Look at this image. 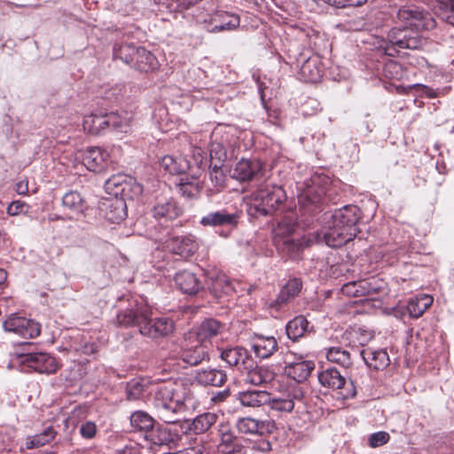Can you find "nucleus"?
<instances>
[{
    "mask_svg": "<svg viewBox=\"0 0 454 454\" xmlns=\"http://www.w3.org/2000/svg\"><path fill=\"white\" fill-rule=\"evenodd\" d=\"M350 385H351V389L347 391L346 393L342 394L343 397L346 398V399L347 398L354 397L356 395V391L355 387L353 386V382L352 381L350 382Z\"/></svg>",
    "mask_w": 454,
    "mask_h": 454,
    "instance_id": "obj_64",
    "label": "nucleus"
},
{
    "mask_svg": "<svg viewBox=\"0 0 454 454\" xmlns=\"http://www.w3.org/2000/svg\"><path fill=\"white\" fill-rule=\"evenodd\" d=\"M278 341L273 336L255 335L252 339V349L259 358L271 356L278 349Z\"/></svg>",
    "mask_w": 454,
    "mask_h": 454,
    "instance_id": "obj_22",
    "label": "nucleus"
},
{
    "mask_svg": "<svg viewBox=\"0 0 454 454\" xmlns=\"http://www.w3.org/2000/svg\"><path fill=\"white\" fill-rule=\"evenodd\" d=\"M243 372H247V382L254 385H263L271 382L275 378V372L266 366L252 365L251 370L246 369Z\"/></svg>",
    "mask_w": 454,
    "mask_h": 454,
    "instance_id": "obj_28",
    "label": "nucleus"
},
{
    "mask_svg": "<svg viewBox=\"0 0 454 454\" xmlns=\"http://www.w3.org/2000/svg\"><path fill=\"white\" fill-rule=\"evenodd\" d=\"M295 230V224L283 221L274 229V238L290 237Z\"/></svg>",
    "mask_w": 454,
    "mask_h": 454,
    "instance_id": "obj_54",
    "label": "nucleus"
},
{
    "mask_svg": "<svg viewBox=\"0 0 454 454\" xmlns=\"http://www.w3.org/2000/svg\"><path fill=\"white\" fill-rule=\"evenodd\" d=\"M178 434L173 433L167 427H153L149 431L145 433V440L150 443L149 448L153 450L154 447L167 446L169 450L176 445Z\"/></svg>",
    "mask_w": 454,
    "mask_h": 454,
    "instance_id": "obj_15",
    "label": "nucleus"
},
{
    "mask_svg": "<svg viewBox=\"0 0 454 454\" xmlns=\"http://www.w3.org/2000/svg\"><path fill=\"white\" fill-rule=\"evenodd\" d=\"M125 186H123V195L119 198L134 200L138 198L143 192V186L137 180L127 175Z\"/></svg>",
    "mask_w": 454,
    "mask_h": 454,
    "instance_id": "obj_50",
    "label": "nucleus"
},
{
    "mask_svg": "<svg viewBox=\"0 0 454 454\" xmlns=\"http://www.w3.org/2000/svg\"><path fill=\"white\" fill-rule=\"evenodd\" d=\"M211 160H217L218 161L225 160L227 155L224 147L219 143H212L209 150Z\"/></svg>",
    "mask_w": 454,
    "mask_h": 454,
    "instance_id": "obj_56",
    "label": "nucleus"
},
{
    "mask_svg": "<svg viewBox=\"0 0 454 454\" xmlns=\"http://www.w3.org/2000/svg\"><path fill=\"white\" fill-rule=\"evenodd\" d=\"M213 20L215 22L211 32H221L223 30H233L239 26V17L228 12H217Z\"/></svg>",
    "mask_w": 454,
    "mask_h": 454,
    "instance_id": "obj_35",
    "label": "nucleus"
},
{
    "mask_svg": "<svg viewBox=\"0 0 454 454\" xmlns=\"http://www.w3.org/2000/svg\"><path fill=\"white\" fill-rule=\"evenodd\" d=\"M97 427L92 422H87V440L96 437Z\"/></svg>",
    "mask_w": 454,
    "mask_h": 454,
    "instance_id": "obj_62",
    "label": "nucleus"
},
{
    "mask_svg": "<svg viewBox=\"0 0 454 454\" xmlns=\"http://www.w3.org/2000/svg\"><path fill=\"white\" fill-rule=\"evenodd\" d=\"M160 166L171 175H179L184 173L190 168V163L181 156L166 155L161 158Z\"/></svg>",
    "mask_w": 454,
    "mask_h": 454,
    "instance_id": "obj_37",
    "label": "nucleus"
},
{
    "mask_svg": "<svg viewBox=\"0 0 454 454\" xmlns=\"http://www.w3.org/2000/svg\"><path fill=\"white\" fill-rule=\"evenodd\" d=\"M378 290L372 280H359L347 283L342 287V292L347 295L352 296H366L375 294Z\"/></svg>",
    "mask_w": 454,
    "mask_h": 454,
    "instance_id": "obj_34",
    "label": "nucleus"
},
{
    "mask_svg": "<svg viewBox=\"0 0 454 454\" xmlns=\"http://www.w3.org/2000/svg\"><path fill=\"white\" fill-rule=\"evenodd\" d=\"M137 51V48L131 43L115 44L113 50V56L114 59H120L130 66L132 61H134Z\"/></svg>",
    "mask_w": 454,
    "mask_h": 454,
    "instance_id": "obj_43",
    "label": "nucleus"
},
{
    "mask_svg": "<svg viewBox=\"0 0 454 454\" xmlns=\"http://www.w3.org/2000/svg\"><path fill=\"white\" fill-rule=\"evenodd\" d=\"M389 434L387 432L380 431L369 436L368 442L372 448H377L386 444L389 441Z\"/></svg>",
    "mask_w": 454,
    "mask_h": 454,
    "instance_id": "obj_55",
    "label": "nucleus"
},
{
    "mask_svg": "<svg viewBox=\"0 0 454 454\" xmlns=\"http://www.w3.org/2000/svg\"><path fill=\"white\" fill-rule=\"evenodd\" d=\"M177 187L181 195L188 199L197 198L201 190L198 179L194 177L189 178L187 176L180 178Z\"/></svg>",
    "mask_w": 454,
    "mask_h": 454,
    "instance_id": "obj_40",
    "label": "nucleus"
},
{
    "mask_svg": "<svg viewBox=\"0 0 454 454\" xmlns=\"http://www.w3.org/2000/svg\"><path fill=\"white\" fill-rule=\"evenodd\" d=\"M238 399L243 406L257 408L268 405L270 402V395L267 391L247 390L239 392Z\"/></svg>",
    "mask_w": 454,
    "mask_h": 454,
    "instance_id": "obj_27",
    "label": "nucleus"
},
{
    "mask_svg": "<svg viewBox=\"0 0 454 454\" xmlns=\"http://www.w3.org/2000/svg\"><path fill=\"white\" fill-rule=\"evenodd\" d=\"M220 432L221 439L217 446L219 452L223 454H231L239 452L241 450L239 440L231 430L220 429Z\"/></svg>",
    "mask_w": 454,
    "mask_h": 454,
    "instance_id": "obj_36",
    "label": "nucleus"
},
{
    "mask_svg": "<svg viewBox=\"0 0 454 454\" xmlns=\"http://www.w3.org/2000/svg\"><path fill=\"white\" fill-rule=\"evenodd\" d=\"M301 75L307 82H317L321 80L324 68L317 56L308 58L301 65Z\"/></svg>",
    "mask_w": 454,
    "mask_h": 454,
    "instance_id": "obj_24",
    "label": "nucleus"
},
{
    "mask_svg": "<svg viewBox=\"0 0 454 454\" xmlns=\"http://www.w3.org/2000/svg\"><path fill=\"white\" fill-rule=\"evenodd\" d=\"M286 194L279 185L262 182L252 195L247 213L252 216H265L274 214L284 205Z\"/></svg>",
    "mask_w": 454,
    "mask_h": 454,
    "instance_id": "obj_5",
    "label": "nucleus"
},
{
    "mask_svg": "<svg viewBox=\"0 0 454 454\" xmlns=\"http://www.w3.org/2000/svg\"><path fill=\"white\" fill-rule=\"evenodd\" d=\"M330 180L326 176L316 174L304 183L301 193L298 195L299 203L302 207H319L325 203Z\"/></svg>",
    "mask_w": 454,
    "mask_h": 454,
    "instance_id": "obj_6",
    "label": "nucleus"
},
{
    "mask_svg": "<svg viewBox=\"0 0 454 454\" xmlns=\"http://www.w3.org/2000/svg\"><path fill=\"white\" fill-rule=\"evenodd\" d=\"M396 20L403 27H393L380 45L387 56L395 57L403 49L419 50L427 43V39L413 31L431 30L436 22L430 12L416 5L403 6L396 14Z\"/></svg>",
    "mask_w": 454,
    "mask_h": 454,
    "instance_id": "obj_1",
    "label": "nucleus"
},
{
    "mask_svg": "<svg viewBox=\"0 0 454 454\" xmlns=\"http://www.w3.org/2000/svg\"><path fill=\"white\" fill-rule=\"evenodd\" d=\"M218 416L214 412H205L198 415L191 424V430L195 434L207 431L217 420Z\"/></svg>",
    "mask_w": 454,
    "mask_h": 454,
    "instance_id": "obj_41",
    "label": "nucleus"
},
{
    "mask_svg": "<svg viewBox=\"0 0 454 454\" xmlns=\"http://www.w3.org/2000/svg\"><path fill=\"white\" fill-rule=\"evenodd\" d=\"M226 373L222 370H199L195 374V380L203 386L220 387L226 381Z\"/></svg>",
    "mask_w": 454,
    "mask_h": 454,
    "instance_id": "obj_29",
    "label": "nucleus"
},
{
    "mask_svg": "<svg viewBox=\"0 0 454 454\" xmlns=\"http://www.w3.org/2000/svg\"><path fill=\"white\" fill-rule=\"evenodd\" d=\"M87 126H89L90 133L99 134L100 131L108 128V114L99 115L91 114L89 118L87 117Z\"/></svg>",
    "mask_w": 454,
    "mask_h": 454,
    "instance_id": "obj_49",
    "label": "nucleus"
},
{
    "mask_svg": "<svg viewBox=\"0 0 454 454\" xmlns=\"http://www.w3.org/2000/svg\"><path fill=\"white\" fill-rule=\"evenodd\" d=\"M16 192L20 195H25L28 192L27 182L20 181L16 184Z\"/></svg>",
    "mask_w": 454,
    "mask_h": 454,
    "instance_id": "obj_63",
    "label": "nucleus"
},
{
    "mask_svg": "<svg viewBox=\"0 0 454 454\" xmlns=\"http://www.w3.org/2000/svg\"><path fill=\"white\" fill-rule=\"evenodd\" d=\"M232 177L239 181L254 180L257 185L262 182H268L270 170L258 160H240L232 171Z\"/></svg>",
    "mask_w": 454,
    "mask_h": 454,
    "instance_id": "obj_7",
    "label": "nucleus"
},
{
    "mask_svg": "<svg viewBox=\"0 0 454 454\" xmlns=\"http://www.w3.org/2000/svg\"><path fill=\"white\" fill-rule=\"evenodd\" d=\"M433 297L427 294H422L411 298L407 304V310L411 317L418 318L432 305Z\"/></svg>",
    "mask_w": 454,
    "mask_h": 454,
    "instance_id": "obj_38",
    "label": "nucleus"
},
{
    "mask_svg": "<svg viewBox=\"0 0 454 454\" xmlns=\"http://www.w3.org/2000/svg\"><path fill=\"white\" fill-rule=\"evenodd\" d=\"M153 405L160 420L174 424L181 419L184 412L195 410L200 402L187 384L168 380L156 387Z\"/></svg>",
    "mask_w": 454,
    "mask_h": 454,
    "instance_id": "obj_3",
    "label": "nucleus"
},
{
    "mask_svg": "<svg viewBox=\"0 0 454 454\" xmlns=\"http://www.w3.org/2000/svg\"><path fill=\"white\" fill-rule=\"evenodd\" d=\"M383 73L387 78L399 80L403 72L399 63L390 60L384 65Z\"/></svg>",
    "mask_w": 454,
    "mask_h": 454,
    "instance_id": "obj_53",
    "label": "nucleus"
},
{
    "mask_svg": "<svg viewBox=\"0 0 454 454\" xmlns=\"http://www.w3.org/2000/svg\"><path fill=\"white\" fill-rule=\"evenodd\" d=\"M326 358L328 361L340 364L346 368L352 364L349 352L340 347H332L328 348Z\"/></svg>",
    "mask_w": 454,
    "mask_h": 454,
    "instance_id": "obj_47",
    "label": "nucleus"
},
{
    "mask_svg": "<svg viewBox=\"0 0 454 454\" xmlns=\"http://www.w3.org/2000/svg\"><path fill=\"white\" fill-rule=\"evenodd\" d=\"M362 217L361 210L355 205L344 206L333 213H325L326 231H317V241H324L331 247H340L352 240L357 233L356 224Z\"/></svg>",
    "mask_w": 454,
    "mask_h": 454,
    "instance_id": "obj_4",
    "label": "nucleus"
},
{
    "mask_svg": "<svg viewBox=\"0 0 454 454\" xmlns=\"http://www.w3.org/2000/svg\"><path fill=\"white\" fill-rule=\"evenodd\" d=\"M366 1L367 0H339V8H344L348 6H360Z\"/></svg>",
    "mask_w": 454,
    "mask_h": 454,
    "instance_id": "obj_60",
    "label": "nucleus"
},
{
    "mask_svg": "<svg viewBox=\"0 0 454 454\" xmlns=\"http://www.w3.org/2000/svg\"><path fill=\"white\" fill-rule=\"evenodd\" d=\"M235 426L239 433L249 435H263L271 433L275 428L271 420L255 419L251 417L238 419Z\"/></svg>",
    "mask_w": 454,
    "mask_h": 454,
    "instance_id": "obj_16",
    "label": "nucleus"
},
{
    "mask_svg": "<svg viewBox=\"0 0 454 454\" xmlns=\"http://www.w3.org/2000/svg\"><path fill=\"white\" fill-rule=\"evenodd\" d=\"M230 395V391L228 389H224L222 391H218L214 394L211 397L212 401L215 403H220L224 401Z\"/></svg>",
    "mask_w": 454,
    "mask_h": 454,
    "instance_id": "obj_61",
    "label": "nucleus"
},
{
    "mask_svg": "<svg viewBox=\"0 0 454 454\" xmlns=\"http://www.w3.org/2000/svg\"><path fill=\"white\" fill-rule=\"evenodd\" d=\"M239 218V214L223 209L207 214L200 218V223L203 227H228L232 230L237 227Z\"/></svg>",
    "mask_w": 454,
    "mask_h": 454,
    "instance_id": "obj_18",
    "label": "nucleus"
},
{
    "mask_svg": "<svg viewBox=\"0 0 454 454\" xmlns=\"http://www.w3.org/2000/svg\"><path fill=\"white\" fill-rule=\"evenodd\" d=\"M127 175L125 174H117L109 177L105 182V191L106 193L111 195V197H120V195H123V186H125Z\"/></svg>",
    "mask_w": 454,
    "mask_h": 454,
    "instance_id": "obj_42",
    "label": "nucleus"
},
{
    "mask_svg": "<svg viewBox=\"0 0 454 454\" xmlns=\"http://www.w3.org/2000/svg\"><path fill=\"white\" fill-rule=\"evenodd\" d=\"M316 233L317 231L297 239L291 237L274 238V244L280 253L290 258H294L299 255L304 247H309L310 244L324 242L316 240Z\"/></svg>",
    "mask_w": 454,
    "mask_h": 454,
    "instance_id": "obj_10",
    "label": "nucleus"
},
{
    "mask_svg": "<svg viewBox=\"0 0 454 454\" xmlns=\"http://www.w3.org/2000/svg\"><path fill=\"white\" fill-rule=\"evenodd\" d=\"M318 380L322 386L333 389H341L346 384L345 377L333 367L322 371L318 374Z\"/></svg>",
    "mask_w": 454,
    "mask_h": 454,
    "instance_id": "obj_33",
    "label": "nucleus"
},
{
    "mask_svg": "<svg viewBox=\"0 0 454 454\" xmlns=\"http://www.w3.org/2000/svg\"><path fill=\"white\" fill-rule=\"evenodd\" d=\"M100 215L107 221L119 223L127 216V205L122 198H103L98 203Z\"/></svg>",
    "mask_w": 454,
    "mask_h": 454,
    "instance_id": "obj_11",
    "label": "nucleus"
},
{
    "mask_svg": "<svg viewBox=\"0 0 454 454\" xmlns=\"http://www.w3.org/2000/svg\"><path fill=\"white\" fill-rule=\"evenodd\" d=\"M210 179L215 187L222 186L224 182L223 170L215 164L210 171Z\"/></svg>",
    "mask_w": 454,
    "mask_h": 454,
    "instance_id": "obj_57",
    "label": "nucleus"
},
{
    "mask_svg": "<svg viewBox=\"0 0 454 454\" xmlns=\"http://www.w3.org/2000/svg\"><path fill=\"white\" fill-rule=\"evenodd\" d=\"M207 286L210 293L219 299L235 291L230 278L223 272H212L208 276Z\"/></svg>",
    "mask_w": 454,
    "mask_h": 454,
    "instance_id": "obj_21",
    "label": "nucleus"
},
{
    "mask_svg": "<svg viewBox=\"0 0 454 454\" xmlns=\"http://www.w3.org/2000/svg\"><path fill=\"white\" fill-rule=\"evenodd\" d=\"M83 202V198L81 193L74 191L67 192L62 199L64 207L71 209L76 215L83 214L85 208Z\"/></svg>",
    "mask_w": 454,
    "mask_h": 454,
    "instance_id": "obj_44",
    "label": "nucleus"
},
{
    "mask_svg": "<svg viewBox=\"0 0 454 454\" xmlns=\"http://www.w3.org/2000/svg\"><path fill=\"white\" fill-rule=\"evenodd\" d=\"M26 203L21 200L12 201L7 207V213L10 215H18L23 212Z\"/></svg>",
    "mask_w": 454,
    "mask_h": 454,
    "instance_id": "obj_58",
    "label": "nucleus"
},
{
    "mask_svg": "<svg viewBox=\"0 0 454 454\" xmlns=\"http://www.w3.org/2000/svg\"><path fill=\"white\" fill-rule=\"evenodd\" d=\"M153 419L146 412L137 411L130 416V424L137 430L146 433L153 427Z\"/></svg>",
    "mask_w": 454,
    "mask_h": 454,
    "instance_id": "obj_45",
    "label": "nucleus"
},
{
    "mask_svg": "<svg viewBox=\"0 0 454 454\" xmlns=\"http://www.w3.org/2000/svg\"><path fill=\"white\" fill-rule=\"evenodd\" d=\"M181 214V207L172 200L158 202L153 208V215L156 219L172 220Z\"/></svg>",
    "mask_w": 454,
    "mask_h": 454,
    "instance_id": "obj_32",
    "label": "nucleus"
},
{
    "mask_svg": "<svg viewBox=\"0 0 454 454\" xmlns=\"http://www.w3.org/2000/svg\"><path fill=\"white\" fill-rule=\"evenodd\" d=\"M301 287L302 282L300 278L289 279L283 286L276 299L269 302V307L277 311L280 310L300 294Z\"/></svg>",
    "mask_w": 454,
    "mask_h": 454,
    "instance_id": "obj_19",
    "label": "nucleus"
},
{
    "mask_svg": "<svg viewBox=\"0 0 454 454\" xmlns=\"http://www.w3.org/2000/svg\"><path fill=\"white\" fill-rule=\"evenodd\" d=\"M145 390V385L139 380H131L128 383L126 393L127 398L129 401L138 400L142 397L144 392Z\"/></svg>",
    "mask_w": 454,
    "mask_h": 454,
    "instance_id": "obj_52",
    "label": "nucleus"
},
{
    "mask_svg": "<svg viewBox=\"0 0 454 454\" xmlns=\"http://www.w3.org/2000/svg\"><path fill=\"white\" fill-rule=\"evenodd\" d=\"M130 67L137 71L148 73L157 68L158 60L156 57L144 47H137Z\"/></svg>",
    "mask_w": 454,
    "mask_h": 454,
    "instance_id": "obj_26",
    "label": "nucleus"
},
{
    "mask_svg": "<svg viewBox=\"0 0 454 454\" xmlns=\"http://www.w3.org/2000/svg\"><path fill=\"white\" fill-rule=\"evenodd\" d=\"M436 12L442 20L454 25V0L439 1Z\"/></svg>",
    "mask_w": 454,
    "mask_h": 454,
    "instance_id": "obj_51",
    "label": "nucleus"
},
{
    "mask_svg": "<svg viewBox=\"0 0 454 454\" xmlns=\"http://www.w3.org/2000/svg\"><path fill=\"white\" fill-rule=\"evenodd\" d=\"M176 286L184 294H195L202 286L196 275L188 270L177 272L174 278Z\"/></svg>",
    "mask_w": 454,
    "mask_h": 454,
    "instance_id": "obj_25",
    "label": "nucleus"
},
{
    "mask_svg": "<svg viewBox=\"0 0 454 454\" xmlns=\"http://www.w3.org/2000/svg\"><path fill=\"white\" fill-rule=\"evenodd\" d=\"M185 341V345L179 353V357L184 364L190 366H196L203 361L209 360L208 345L195 342L194 340H187L186 339Z\"/></svg>",
    "mask_w": 454,
    "mask_h": 454,
    "instance_id": "obj_13",
    "label": "nucleus"
},
{
    "mask_svg": "<svg viewBox=\"0 0 454 454\" xmlns=\"http://www.w3.org/2000/svg\"><path fill=\"white\" fill-rule=\"evenodd\" d=\"M309 325L308 320L303 316L295 317L286 325V334L292 340H297L303 336Z\"/></svg>",
    "mask_w": 454,
    "mask_h": 454,
    "instance_id": "obj_39",
    "label": "nucleus"
},
{
    "mask_svg": "<svg viewBox=\"0 0 454 454\" xmlns=\"http://www.w3.org/2000/svg\"><path fill=\"white\" fill-rule=\"evenodd\" d=\"M56 435V431L52 427H49L44 429L42 433L34 435L31 438H27L26 445L27 449H33L39 446H43L48 442H50L52 439H54Z\"/></svg>",
    "mask_w": 454,
    "mask_h": 454,
    "instance_id": "obj_48",
    "label": "nucleus"
},
{
    "mask_svg": "<svg viewBox=\"0 0 454 454\" xmlns=\"http://www.w3.org/2000/svg\"><path fill=\"white\" fill-rule=\"evenodd\" d=\"M5 332L23 339H33L41 333V325L33 319L27 318L20 314H11L4 322Z\"/></svg>",
    "mask_w": 454,
    "mask_h": 454,
    "instance_id": "obj_8",
    "label": "nucleus"
},
{
    "mask_svg": "<svg viewBox=\"0 0 454 454\" xmlns=\"http://www.w3.org/2000/svg\"><path fill=\"white\" fill-rule=\"evenodd\" d=\"M117 454H142L141 447L138 444H130L120 450Z\"/></svg>",
    "mask_w": 454,
    "mask_h": 454,
    "instance_id": "obj_59",
    "label": "nucleus"
},
{
    "mask_svg": "<svg viewBox=\"0 0 454 454\" xmlns=\"http://www.w3.org/2000/svg\"><path fill=\"white\" fill-rule=\"evenodd\" d=\"M168 246L174 254L186 259L197 252L199 242L193 235L188 234L171 238Z\"/></svg>",
    "mask_w": 454,
    "mask_h": 454,
    "instance_id": "obj_20",
    "label": "nucleus"
},
{
    "mask_svg": "<svg viewBox=\"0 0 454 454\" xmlns=\"http://www.w3.org/2000/svg\"><path fill=\"white\" fill-rule=\"evenodd\" d=\"M314 369L315 363L313 361L304 359L300 356L294 360L286 361L284 372L288 378L301 383L308 380Z\"/></svg>",
    "mask_w": 454,
    "mask_h": 454,
    "instance_id": "obj_17",
    "label": "nucleus"
},
{
    "mask_svg": "<svg viewBox=\"0 0 454 454\" xmlns=\"http://www.w3.org/2000/svg\"><path fill=\"white\" fill-rule=\"evenodd\" d=\"M303 397V392L301 388L295 387L288 394L286 398H275L270 397V402L268 405L275 411L290 412L294 408V402L299 401Z\"/></svg>",
    "mask_w": 454,
    "mask_h": 454,
    "instance_id": "obj_30",
    "label": "nucleus"
},
{
    "mask_svg": "<svg viewBox=\"0 0 454 454\" xmlns=\"http://www.w3.org/2000/svg\"><path fill=\"white\" fill-rule=\"evenodd\" d=\"M223 327V325L217 320L206 319L187 333L186 340L203 343L210 348V340L220 333Z\"/></svg>",
    "mask_w": 454,
    "mask_h": 454,
    "instance_id": "obj_14",
    "label": "nucleus"
},
{
    "mask_svg": "<svg viewBox=\"0 0 454 454\" xmlns=\"http://www.w3.org/2000/svg\"><path fill=\"white\" fill-rule=\"evenodd\" d=\"M108 153L100 147L87 150V170L100 173L106 167Z\"/></svg>",
    "mask_w": 454,
    "mask_h": 454,
    "instance_id": "obj_31",
    "label": "nucleus"
},
{
    "mask_svg": "<svg viewBox=\"0 0 454 454\" xmlns=\"http://www.w3.org/2000/svg\"><path fill=\"white\" fill-rule=\"evenodd\" d=\"M117 307L118 324L123 326L136 325L142 335L160 338L174 332L175 323L172 319L166 317L151 319L152 310L143 297L123 296Z\"/></svg>",
    "mask_w": 454,
    "mask_h": 454,
    "instance_id": "obj_2",
    "label": "nucleus"
},
{
    "mask_svg": "<svg viewBox=\"0 0 454 454\" xmlns=\"http://www.w3.org/2000/svg\"><path fill=\"white\" fill-rule=\"evenodd\" d=\"M21 363L36 372L55 373L59 364L52 356L43 352H29L20 355Z\"/></svg>",
    "mask_w": 454,
    "mask_h": 454,
    "instance_id": "obj_9",
    "label": "nucleus"
},
{
    "mask_svg": "<svg viewBox=\"0 0 454 454\" xmlns=\"http://www.w3.org/2000/svg\"><path fill=\"white\" fill-rule=\"evenodd\" d=\"M131 121L132 118L128 114L124 116L114 113L108 114V128H112L118 132H129Z\"/></svg>",
    "mask_w": 454,
    "mask_h": 454,
    "instance_id": "obj_46",
    "label": "nucleus"
},
{
    "mask_svg": "<svg viewBox=\"0 0 454 454\" xmlns=\"http://www.w3.org/2000/svg\"><path fill=\"white\" fill-rule=\"evenodd\" d=\"M361 356L363 357L366 365L374 370H382L389 364V356L385 349H374L366 348L361 350Z\"/></svg>",
    "mask_w": 454,
    "mask_h": 454,
    "instance_id": "obj_23",
    "label": "nucleus"
},
{
    "mask_svg": "<svg viewBox=\"0 0 454 454\" xmlns=\"http://www.w3.org/2000/svg\"><path fill=\"white\" fill-rule=\"evenodd\" d=\"M220 357L229 366L235 367L242 372L246 369L251 370L254 364V359L248 350L239 346L222 349Z\"/></svg>",
    "mask_w": 454,
    "mask_h": 454,
    "instance_id": "obj_12",
    "label": "nucleus"
}]
</instances>
